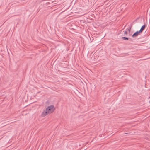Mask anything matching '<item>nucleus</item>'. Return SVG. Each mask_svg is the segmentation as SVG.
Here are the masks:
<instances>
[{"label": "nucleus", "instance_id": "nucleus-6", "mask_svg": "<svg viewBox=\"0 0 150 150\" xmlns=\"http://www.w3.org/2000/svg\"><path fill=\"white\" fill-rule=\"evenodd\" d=\"M130 30H131V28L127 29V31H129V32H130Z\"/></svg>", "mask_w": 150, "mask_h": 150}, {"label": "nucleus", "instance_id": "nucleus-2", "mask_svg": "<svg viewBox=\"0 0 150 150\" xmlns=\"http://www.w3.org/2000/svg\"><path fill=\"white\" fill-rule=\"evenodd\" d=\"M48 114L46 110H44L41 114V117H44L46 116Z\"/></svg>", "mask_w": 150, "mask_h": 150}, {"label": "nucleus", "instance_id": "nucleus-4", "mask_svg": "<svg viewBox=\"0 0 150 150\" xmlns=\"http://www.w3.org/2000/svg\"><path fill=\"white\" fill-rule=\"evenodd\" d=\"M145 27L146 25H142L141 27L140 30H139V32H140L141 33H142L144 30L145 29Z\"/></svg>", "mask_w": 150, "mask_h": 150}, {"label": "nucleus", "instance_id": "nucleus-3", "mask_svg": "<svg viewBox=\"0 0 150 150\" xmlns=\"http://www.w3.org/2000/svg\"><path fill=\"white\" fill-rule=\"evenodd\" d=\"M140 33H141L139 32V31H137L132 35V36L133 38L136 37Z\"/></svg>", "mask_w": 150, "mask_h": 150}, {"label": "nucleus", "instance_id": "nucleus-7", "mask_svg": "<svg viewBox=\"0 0 150 150\" xmlns=\"http://www.w3.org/2000/svg\"><path fill=\"white\" fill-rule=\"evenodd\" d=\"M124 34H125L126 35H127V31H124Z\"/></svg>", "mask_w": 150, "mask_h": 150}, {"label": "nucleus", "instance_id": "nucleus-5", "mask_svg": "<svg viewBox=\"0 0 150 150\" xmlns=\"http://www.w3.org/2000/svg\"><path fill=\"white\" fill-rule=\"evenodd\" d=\"M122 39L123 40H128L129 39V38H128L124 37H122Z\"/></svg>", "mask_w": 150, "mask_h": 150}, {"label": "nucleus", "instance_id": "nucleus-1", "mask_svg": "<svg viewBox=\"0 0 150 150\" xmlns=\"http://www.w3.org/2000/svg\"><path fill=\"white\" fill-rule=\"evenodd\" d=\"M55 109L54 106L51 105L47 107L45 110L48 113H49L53 112L54 110Z\"/></svg>", "mask_w": 150, "mask_h": 150}]
</instances>
